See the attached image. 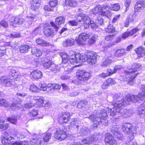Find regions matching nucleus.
Returning <instances> with one entry per match:
<instances>
[{"mask_svg": "<svg viewBox=\"0 0 145 145\" xmlns=\"http://www.w3.org/2000/svg\"><path fill=\"white\" fill-rule=\"evenodd\" d=\"M114 100L116 99L117 100L115 103L113 104L114 108L110 109V116H114L117 115L118 116H122L124 118H127L130 116L131 112L129 110L126 109L123 110V106L127 105L125 100H120L118 96L117 95H115L113 97Z\"/></svg>", "mask_w": 145, "mask_h": 145, "instance_id": "1", "label": "nucleus"}, {"mask_svg": "<svg viewBox=\"0 0 145 145\" xmlns=\"http://www.w3.org/2000/svg\"><path fill=\"white\" fill-rule=\"evenodd\" d=\"M132 70L133 69H129L125 71V76L123 78V81L127 82H130L134 79L137 73H135V71H132Z\"/></svg>", "mask_w": 145, "mask_h": 145, "instance_id": "2", "label": "nucleus"}, {"mask_svg": "<svg viewBox=\"0 0 145 145\" xmlns=\"http://www.w3.org/2000/svg\"><path fill=\"white\" fill-rule=\"evenodd\" d=\"M86 55V61L89 64L92 65L94 64L97 62V54L94 52H85Z\"/></svg>", "mask_w": 145, "mask_h": 145, "instance_id": "3", "label": "nucleus"}, {"mask_svg": "<svg viewBox=\"0 0 145 145\" xmlns=\"http://www.w3.org/2000/svg\"><path fill=\"white\" fill-rule=\"evenodd\" d=\"M25 133L27 135L29 136H32L30 138V141L31 144L33 145H40L41 144L42 139L38 137L36 134L31 133L27 130L26 131Z\"/></svg>", "mask_w": 145, "mask_h": 145, "instance_id": "4", "label": "nucleus"}, {"mask_svg": "<svg viewBox=\"0 0 145 145\" xmlns=\"http://www.w3.org/2000/svg\"><path fill=\"white\" fill-rule=\"evenodd\" d=\"M76 20L79 22L83 21L85 29L88 28V24L89 22V17L84 14H80L76 16Z\"/></svg>", "mask_w": 145, "mask_h": 145, "instance_id": "5", "label": "nucleus"}, {"mask_svg": "<svg viewBox=\"0 0 145 145\" xmlns=\"http://www.w3.org/2000/svg\"><path fill=\"white\" fill-rule=\"evenodd\" d=\"M90 74L85 71L79 70L77 72V77L78 80L82 81L87 80L90 78Z\"/></svg>", "mask_w": 145, "mask_h": 145, "instance_id": "6", "label": "nucleus"}, {"mask_svg": "<svg viewBox=\"0 0 145 145\" xmlns=\"http://www.w3.org/2000/svg\"><path fill=\"white\" fill-rule=\"evenodd\" d=\"M43 66L46 69H48L54 72H57L59 69V67L53 63L52 61L50 60L45 62L43 64Z\"/></svg>", "mask_w": 145, "mask_h": 145, "instance_id": "7", "label": "nucleus"}, {"mask_svg": "<svg viewBox=\"0 0 145 145\" xmlns=\"http://www.w3.org/2000/svg\"><path fill=\"white\" fill-rule=\"evenodd\" d=\"M98 114L96 111H94L92 113L89 118L91 120L94 125V127H97V125L99 124L100 123H102L101 120V118L98 117Z\"/></svg>", "mask_w": 145, "mask_h": 145, "instance_id": "8", "label": "nucleus"}, {"mask_svg": "<svg viewBox=\"0 0 145 145\" xmlns=\"http://www.w3.org/2000/svg\"><path fill=\"white\" fill-rule=\"evenodd\" d=\"M12 80L5 75L0 76V83L6 87H10L12 84Z\"/></svg>", "mask_w": 145, "mask_h": 145, "instance_id": "9", "label": "nucleus"}, {"mask_svg": "<svg viewBox=\"0 0 145 145\" xmlns=\"http://www.w3.org/2000/svg\"><path fill=\"white\" fill-rule=\"evenodd\" d=\"M122 131L125 133L129 134L131 133H134V127L129 123H125L122 125Z\"/></svg>", "mask_w": 145, "mask_h": 145, "instance_id": "10", "label": "nucleus"}, {"mask_svg": "<svg viewBox=\"0 0 145 145\" xmlns=\"http://www.w3.org/2000/svg\"><path fill=\"white\" fill-rule=\"evenodd\" d=\"M67 136L66 132L60 129L57 130L54 135L55 137L60 140L65 139Z\"/></svg>", "mask_w": 145, "mask_h": 145, "instance_id": "11", "label": "nucleus"}, {"mask_svg": "<svg viewBox=\"0 0 145 145\" xmlns=\"http://www.w3.org/2000/svg\"><path fill=\"white\" fill-rule=\"evenodd\" d=\"M70 118V114L68 112H65L62 113L60 116L59 120V122L61 123H67Z\"/></svg>", "mask_w": 145, "mask_h": 145, "instance_id": "12", "label": "nucleus"}, {"mask_svg": "<svg viewBox=\"0 0 145 145\" xmlns=\"http://www.w3.org/2000/svg\"><path fill=\"white\" fill-rule=\"evenodd\" d=\"M90 36L89 34L86 33L80 34L79 35L78 39L76 40V42L78 44L81 45L83 44L84 42L88 39Z\"/></svg>", "mask_w": 145, "mask_h": 145, "instance_id": "13", "label": "nucleus"}, {"mask_svg": "<svg viewBox=\"0 0 145 145\" xmlns=\"http://www.w3.org/2000/svg\"><path fill=\"white\" fill-rule=\"evenodd\" d=\"M93 12L94 14L99 13V14L101 15L108 16L107 12H106L105 11L102 10V7L100 5L97 6L94 8L93 10Z\"/></svg>", "mask_w": 145, "mask_h": 145, "instance_id": "14", "label": "nucleus"}, {"mask_svg": "<svg viewBox=\"0 0 145 145\" xmlns=\"http://www.w3.org/2000/svg\"><path fill=\"white\" fill-rule=\"evenodd\" d=\"M40 2V0H33L31 5V10L34 12L38 11Z\"/></svg>", "mask_w": 145, "mask_h": 145, "instance_id": "15", "label": "nucleus"}, {"mask_svg": "<svg viewBox=\"0 0 145 145\" xmlns=\"http://www.w3.org/2000/svg\"><path fill=\"white\" fill-rule=\"evenodd\" d=\"M105 141L110 145H116L117 142L116 140L114 139L112 135L110 133L106 134L105 135Z\"/></svg>", "mask_w": 145, "mask_h": 145, "instance_id": "16", "label": "nucleus"}, {"mask_svg": "<svg viewBox=\"0 0 145 145\" xmlns=\"http://www.w3.org/2000/svg\"><path fill=\"white\" fill-rule=\"evenodd\" d=\"M126 97L127 101H126L124 99H121V100H125L126 102V103H128L127 105L128 104V101L136 103L138 102L139 100L138 95H128L126 96Z\"/></svg>", "mask_w": 145, "mask_h": 145, "instance_id": "17", "label": "nucleus"}, {"mask_svg": "<svg viewBox=\"0 0 145 145\" xmlns=\"http://www.w3.org/2000/svg\"><path fill=\"white\" fill-rule=\"evenodd\" d=\"M96 136L95 135H92L89 137H87L82 140V143L86 144H90L95 140Z\"/></svg>", "mask_w": 145, "mask_h": 145, "instance_id": "18", "label": "nucleus"}, {"mask_svg": "<svg viewBox=\"0 0 145 145\" xmlns=\"http://www.w3.org/2000/svg\"><path fill=\"white\" fill-rule=\"evenodd\" d=\"M31 76L35 79H38L41 78L42 76V72L39 70H35L31 73Z\"/></svg>", "mask_w": 145, "mask_h": 145, "instance_id": "19", "label": "nucleus"}, {"mask_svg": "<svg viewBox=\"0 0 145 145\" xmlns=\"http://www.w3.org/2000/svg\"><path fill=\"white\" fill-rule=\"evenodd\" d=\"M7 39V37L5 35H3L0 38V49L3 48V47H5V46H8V42H5Z\"/></svg>", "mask_w": 145, "mask_h": 145, "instance_id": "20", "label": "nucleus"}, {"mask_svg": "<svg viewBox=\"0 0 145 145\" xmlns=\"http://www.w3.org/2000/svg\"><path fill=\"white\" fill-rule=\"evenodd\" d=\"M140 92L138 95V99L140 100H145V86H142L140 89Z\"/></svg>", "mask_w": 145, "mask_h": 145, "instance_id": "21", "label": "nucleus"}, {"mask_svg": "<svg viewBox=\"0 0 145 145\" xmlns=\"http://www.w3.org/2000/svg\"><path fill=\"white\" fill-rule=\"evenodd\" d=\"M138 31V29L137 28H135L129 32H125L121 35V37L123 38H125L129 36H132L134 34L136 33Z\"/></svg>", "mask_w": 145, "mask_h": 145, "instance_id": "22", "label": "nucleus"}, {"mask_svg": "<svg viewBox=\"0 0 145 145\" xmlns=\"http://www.w3.org/2000/svg\"><path fill=\"white\" fill-rule=\"evenodd\" d=\"M44 33L45 35L47 37L52 36L54 33V30L49 27L44 28Z\"/></svg>", "mask_w": 145, "mask_h": 145, "instance_id": "23", "label": "nucleus"}, {"mask_svg": "<svg viewBox=\"0 0 145 145\" xmlns=\"http://www.w3.org/2000/svg\"><path fill=\"white\" fill-rule=\"evenodd\" d=\"M34 100L36 101V104L39 106H43L44 100L43 97H42L36 96L33 98Z\"/></svg>", "mask_w": 145, "mask_h": 145, "instance_id": "24", "label": "nucleus"}, {"mask_svg": "<svg viewBox=\"0 0 145 145\" xmlns=\"http://www.w3.org/2000/svg\"><path fill=\"white\" fill-rule=\"evenodd\" d=\"M126 54L125 49H121L118 50L115 52L114 56L117 57H121L125 55Z\"/></svg>", "mask_w": 145, "mask_h": 145, "instance_id": "25", "label": "nucleus"}, {"mask_svg": "<svg viewBox=\"0 0 145 145\" xmlns=\"http://www.w3.org/2000/svg\"><path fill=\"white\" fill-rule=\"evenodd\" d=\"M36 42L38 44L42 46H47L50 45V43L48 42L45 41L40 38L37 39L36 40Z\"/></svg>", "mask_w": 145, "mask_h": 145, "instance_id": "26", "label": "nucleus"}, {"mask_svg": "<svg viewBox=\"0 0 145 145\" xmlns=\"http://www.w3.org/2000/svg\"><path fill=\"white\" fill-rule=\"evenodd\" d=\"M74 43V40L72 39H68L63 42V46L65 47H68L73 46Z\"/></svg>", "mask_w": 145, "mask_h": 145, "instance_id": "27", "label": "nucleus"}, {"mask_svg": "<svg viewBox=\"0 0 145 145\" xmlns=\"http://www.w3.org/2000/svg\"><path fill=\"white\" fill-rule=\"evenodd\" d=\"M75 57L77 60H78V62H84L86 61V55H83L82 54L79 53H76L75 55Z\"/></svg>", "mask_w": 145, "mask_h": 145, "instance_id": "28", "label": "nucleus"}, {"mask_svg": "<svg viewBox=\"0 0 145 145\" xmlns=\"http://www.w3.org/2000/svg\"><path fill=\"white\" fill-rule=\"evenodd\" d=\"M143 107L142 105L138 108V114L141 118H143L145 116V106Z\"/></svg>", "mask_w": 145, "mask_h": 145, "instance_id": "29", "label": "nucleus"}, {"mask_svg": "<svg viewBox=\"0 0 145 145\" xmlns=\"http://www.w3.org/2000/svg\"><path fill=\"white\" fill-rule=\"evenodd\" d=\"M31 52L33 54H34L37 57H39L42 55V53L39 49L36 47L32 48Z\"/></svg>", "mask_w": 145, "mask_h": 145, "instance_id": "30", "label": "nucleus"}, {"mask_svg": "<svg viewBox=\"0 0 145 145\" xmlns=\"http://www.w3.org/2000/svg\"><path fill=\"white\" fill-rule=\"evenodd\" d=\"M112 57H110L107 58L105 61L101 63L100 65L102 67H106L110 65L112 62Z\"/></svg>", "mask_w": 145, "mask_h": 145, "instance_id": "31", "label": "nucleus"}, {"mask_svg": "<svg viewBox=\"0 0 145 145\" xmlns=\"http://www.w3.org/2000/svg\"><path fill=\"white\" fill-rule=\"evenodd\" d=\"M65 5L72 7H76L78 5L77 2L73 0H65Z\"/></svg>", "mask_w": 145, "mask_h": 145, "instance_id": "32", "label": "nucleus"}, {"mask_svg": "<svg viewBox=\"0 0 145 145\" xmlns=\"http://www.w3.org/2000/svg\"><path fill=\"white\" fill-rule=\"evenodd\" d=\"M98 115L100 118H101V120H105L107 117L106 111L105 109H103L101 110Z\"/></svg>", "mask_w": 145, "mask_h": 145, "instance_id": "33", "label": "nucleus"}, {"mask_svg": "<svg viewBox=\"0 0 145 145\" xmlns=\"http://www.w3.org/2000/svg\"><path fill=\"white\" fill-rule=\"evenodd\" d=\"M79 121L76 118H73L71 119V125L74 128H78L79 127L78 124Z\"/></svg>", "mask_w": 145, "mask_h": 145, "instance_id": "34", "label": "nucleus"}, {"mask_svg": "<svg viewBox=\"0 0 145 145\" xmlns=\"http://www.w3.org/2000/svg\"><path fill=\"white\" fill-rule=\"evenodd\" d=\"M60 56L62 57L63 63L66 64L68 62L69 57L67 54L64 52L61 53Z\"/></svg>", "mask_w": 145, "mask_h": 145, "instance_id": "35", "label": "nucleus"}, {"mask_svg": "<svg viewBox=\"0 0 145 145\" xmlns=\"http://www.w3.org/2000/svg\"><path fill=\"white\" fill-rule=\"evenodd\" d=\"M9 124L8 123H5V120H0V129L5 130L8 128Z\"/></svg>", "mask_w": 145, "mask_h": 145, "instance_id": "36", "label": "nucleus"}, {"mask_svg": "<svg viewBox=\"0 0 145 145\" xmlns=\"http://www.w3.org/2000/svg\"><path fill=\"white\" fill-rule=\"evenodd\" d=\"M30 48L29 46L27 45H24L21 46L19 48L20 52L21 53H26L28 51Z\"/></svg>", "mask_w": 145, "mask_h": 145, "instance_id": "37", "label": "nucleus"}, {"mask_svg": "<svg viewBox=\"0 0 145 145\" xmlns=\"http://www.w3.org/2000/svg\"><path fill=\"white\" fill-rule=\"evenodd\" d=\"M10 105V103L5 99H0V106L4 107H7Z\"/></svg>", "mask_w": 145, "mask_h": 145, "instance_id": "38", "label": "nucleus"}, {"mask_svg": "<svg viewBox=\"0 0 145 145\" xmlns=\"http://www.w3.org/2000/svg\"><path fill=\"white\" fill-rule=\"evenodd\" d=\"M65 18L62 16H59L57 17L56 19V23L59 25L63 24L65 22Z\"/></svg>", "mask_w": 145, "mask_h": 145, "instance_id": "39", "label": "nucleus"}, {"mask_svg": "<svg viewBox=\"0 0 145 145\" xmlns=\"http://www.w3.org/2000/svg\"><path fill=\"white\" fill-rule=\"evenodd\" d=\"M88 102L86 100H80L77 104V107L78 108H80L84 107L85 106L87 105Z\"/></svg>", "mask_w": 145, "mask_h": 145, "instance_id": "40", "label": "nucleus"}, {"mask_svg": "<svg viewBox=\"0 0 145 145\" xmlns=\"http://www.w3.org/2000/svg\"><path fill=\"white\" fill-rule=\"evenodd\" d=\"M141 67V65L140 64L137 63H135L132 65V68L130 69H133V70H132V71H135V73H137L138 74V73H137V71L136 70L140 68Z\"/></svg>", "mask_w": 145, "mask_h": 145, "instance_id": "41", "label": "nucleus"}, {"mask_svg": "<svg viewBox=\"0 0 145 145\" xmlns=\"http://www.w3.org/2000/svg\"><path fill=\"white\" fill-rule=\"evenodd\" d=\"M89 130L87 127H84L82 128L80 132L81 135L84 136L86 135L88 133Z\"/></svg>", "mask_w": 145, "mask_h": 145, "instance_id": "42", "label": "nucleus"}, {"mask_svg": "<svg viewBox=\"0 0 145 145\" xmlns=\"http://www.w3.org/2000/svg\"><path fill=\"white\" fill-rule=\"evenodd\" d=\"M51 134L50 133H47L44 137L43 140L44 141L42 140V141L41 144L44 142V141L45 142H47L51 138Z\"/></svg>", "mask_w": 145, "mask_h": 145, "instance_id": "43", "label": "nucleus"}, {"mask_svg": "<svg viewBox=\"0 0 145 145\" xmlns=\"http://www.w3.org/2000/svg\"><path fill=\"white\" fill-rule=\"evenodd\" d=\"M110 7V10L114 11H118L120 8V5L118 3L111 5V7Z\"/></svg>", "mask_w": 145, "mask_h": 145, "instance_id": "44", "label": "nucleus"}, {"mask_svg": "<svg viewBox=\"0 0 145 145\" xmlns=\"http://www.w3.org/2000/svg\"><path fill=\"white\" fill-rule=\"evenodd\" d=\"M30 90L32 92H37L38 91L39 89L36 85L33 84L30 86Z\"/></svg>", "mask_w": 145, "mask_h": 145, "instance_id": "45", "label": "nucleus"}, {"mask_svg": "<svg viewBox=\"0 0 145 145\" xmlns=\"http://www.w3.org/2000/svg\"><path fill=\"white\" fill-rule=\"evenodd\" d=\"M144 48L142 46H139L135 49V51L138 54H142L144 52Z\"/></svg>", "mask_w": 145, "mask_h": 145, "instance_id": "46", "label": "nucleus"}, {"mask_svg": "<svg viewBox=\"0 0 145 145\" xmlns=\"http://www.w3.org/2000/svg\"><path fill=\"white\" fill-rule=\"evenodd\" d=\"M114 28L111 24L108 26L107 28L106 29V31L109 33H113L114 31Z\"/></svg>", "mask_w": 145, "mask_h": 145, "instance_id": "47", "label": "nucleus"}, {"mask_svg": "<svg viewBox=\"0 0 145 145\" xmlns=\"http://www.w3.org/2000/svg\"><path fill=\"white\" fill-rule=\"evenodd\" d=\"M111 131L114 135L120 132L119 129L116 125H114L112 126L111 128Z\"/></svg>", "mask_w": 145, "mask_h": 145, "instance_id": "48", "label": "nucleus"}, {"mask_svg": "<svg viewBox=\"0 0 145 145\" xmlns=\"http://www.w3.org/2000/svg\"><path fill=\"white\" fill-rule=\"evenodd\" d=\"M69 61L71 63L73 64L77 63L78 61V60H76L75 56L70 57L69 58Z\"/></svg>", "mask_w": 145, "mask_h": 145, "instance_id": "49", "label": "nucleus"}, {"mask_svg": "<svg viewBox=\"0 0 145 145\" xmlns=\"http://www.w3.org/2000/svg\"><path fill=\"white\" fill-rule=\"evenodd\" d=\"M138 8H140L142 9L145 7L144 2L143 1H139L137 3L136 5L135 6Z\"/></svg>", "mask_w": 145, "mask_h": 145, "instance_id": "50", "label": "nucleus"}, {"mask_svg": "<svg viewBox=\"0 0 145 145\" xmlns=\"http://www.w3.org/2000/svg\"><path fill=\"white\" fill-rule=\"evenodd\" d=\"M89 22L88 24V28L89 27V25H90L91 28L93 29H95L97 27V25H96V24L93 21L91 20L89 18Z\"/></svg>", "mask_w": 145, "mask_h": 145, "instance_id": "51", "label": "nucleus"}, {"mask_svg": "<svg viewBox=\"0 0 145 145\" xmlns=\"http://www.w3.org/2000/svg\"><path fill=\"white\" fill-rule=\"evenodd\" d=\"M95 22L98 25H102L103 23V20L101 17L99 16L96 20Z\"/></svg>", "mask_w": 145, "mask_h": 145, "instance_id": "52", "label": "nucleus"}, {"mask_svg": "<svg viewBox=\"0 0 145 145\" xmlns=\"http://www.w3.org/2000/svg\"><path fill=\"white\" fill-rule=\"evenodd\" d=\"M15 21L16 24L22 25L24 22V19L23 18L16 17Z\"/></svg>", "mask_w": 145, "mask_h": 145, "instance_id": "53", "label": "nucleus"}, {"mask_svg": "<svg viewBox=\"0 0 145 145\" xmlns=\"http://www.w3.org/2000/svg\"><path fill=\"white\" fill-rule=\"evenodd\" d=\"M8 121L10 123L15 124L17 122V120L16 117H12L8 118Z\"/></svg>", "mask_w": 145, "mask_h": 145, "instance_id": "54", "label": "nucleus"}, {"mask_svg": "<svg viewBox=\"0 0 145 145\" xmlns=\"http://www.w3.org/2000/svg\"><path fill=\"white\" fill-rule=\"evenodd\" d=\"M57 3L58 1L57 0H51L50 1L49 4L50 7H54L57 5Z\"/></svg>", "mask_w": 145, "mask_h": 145, "instance_id": "55", "label": "nucleus"}, {"mask_svg": "<svg viewBox=\"0 0 145 145\" xmlns=\"http://www.w3.org/2000/svg\"><path fill=\"white\" fill-rule=\"evenodd\" d=\"M97 36L95 35H93L88 40V43L89 44H92L95 42L96 40Z\"/></svg>", "mask_w": 145, "mask_h": 145, "instance_id": "56", "label": "nucleus"}, {"mask_svg": "<svg viewBox=\"0 0 145 145\" xmlns=\"http://www.w3.org/2000/svg\"><path fill=\"white\" fill-rule=\"evenodd\" d=\"M12 145H28V142L25 141L21 142H15L12 143Z\"/></svg>", "mask_w": 145, "mask_h": 145, "instance_id": "57", "label": "nucleus"}, {"mask_svg": "<svg viewBox=\"0 0 145 145\" xmlns=\"http://www.w3.org/2000/svg\"><path fill=\"white\" fill-rule=\"evenodd\" d=\"M36 16V15L32 14L31 12V14H28L26 17L27 18L31 21H33L35 19Z\"/></svg>", "mask_w": 145, "mask_h": 145, "instance_id": "58", "label": "nucleus"}, {"mask_svg": "<svg viewBox=\"0 0 145 145\" xmlns=\"http://www.w3.org/2000/svg\"><path fill=\"white\" fill-rule=\"evenodd\" d=\"M116 73V72L114 69H111L110 68H108L106 71V74L108 76H110L112 74Z\"/></svg>", "mask_w": 145, "mask_h": 145, "instance_id": "59", "label": "nucleus"}, {"mask_svg": "<svg viewBox=\"0 0 145 145\" xmlns=\"http://www.w3.org/2000/svg\"><path fill=\"white\" fill-rule=\"evenodd\" d=\"M16 18L12 16L10 17V19L9 20V22L10 24L11 25H14L16 24V22L15 20Z\"/></svg>", "mask_w": 145, "mask_h": 145, "instance_id": "60", "label": "nucleus"}, {"mask_svg": "<svg viewBox=\"0 0 145 145\" xmlns=\"http://www.w3.org/2000/svg\"><path fill=\"white\" fill-rule=\"evenodd\" d=\"M29 115L31 117L36 116L38 114V111L37 110H33L28 113Z\"/></svg>", "mask_w": 145, "mask_h": 145, "instance_id": "61", "label": "nucleus"}, {"mask_svg": "<svg viewBox=\"0 0 145 145\" xmlns=\"http://www.w3.org/2000/svg\"><path fill=\"white\" fill-rule=\"evenodd\" d=\"M48 90L51 92H53L54 91V87H53V84H49L47 86Z\"/></svg>", "mask_w": 145, "mask_h": 145, "instance_id": "62", "label": "nucleus"}, {"mask_svg": "<svg viewBox=\"0 0 145 145\" xmlns=\"http://www.w3.org/2000/svg\"><path fill=\"white\" fill-rule=\"evenodd\" d=\"M41 28L40 27H38L35 29L33 31L32 34L33 35H35L39 33L41 31Z\"/></svg>", "mask_w": 145, "mask_h": 145, "instance_id": "63", "label": "nucleus"}, {"mask_svg": "<svg viewBox=\"0 0 145 145\" xmlns=\"http://www.w3.org/2000/svg\"><path fill=\"white\" fill-rule=\"evenodd\" d=\"M2 142L4 144H9V141L7 139V137H3L1 138Z\"/></svg>", "mask_w": 145, "mask_h": 145, "instance_id": "64", "label": "nucleus"}]
</instances>
